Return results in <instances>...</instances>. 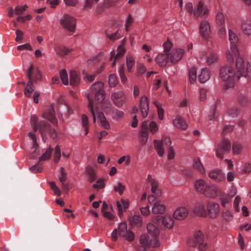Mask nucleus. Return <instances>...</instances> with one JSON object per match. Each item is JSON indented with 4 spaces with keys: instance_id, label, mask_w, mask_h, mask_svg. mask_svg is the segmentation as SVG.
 <instances>
[{
    "instance_id": "8fccbe9b",
    "label": "nucleus",
    "mask_w": 251,
    "mask_h": 251,
    "mask_svg": "<svg viewBox=\"0 0 251 251\" xmlns=\"http://www.w3.org/2000/svg\"><path fill=\"white\" fill-rule=\"evenodd\" d=\"M134 22V19L130 14H128L127 18L126 21L125 28L126 31H128L129 27Z\"/></svg>"
},
{
    "instance_id": "39448f33",
    "label": "nucleus",
    "mask_w": 251,
    "mask_h": 251,
    "mask_svg": "<svg viewBox=\"0 0 251 251\" xmlns=\"http://www.w3.org/2000/svg\"><path fill=\"white\" fill-rule=\"evenodd\" d=\"M117 235L125 237L129 241H133L134 237L133 233L127 229V225L125 222L120 224L118 229H115L112 232L111 237L114 241L117 240Z\"/></svg>"
},
{
    "instance_id": "79ce46f5",
    "label": "nucleus",
    "mask_w": 251,
    "mask_h": 251,
    "mask_svg": "<svg viewBox=\"0 0 251 251\" xmlns=\"http://www.w3.org/2000/svg\"><path fill=\"white\" fill-rule=\"evenodd\" d=\"M61 155V152L60 149V147L58 145H56L54 149V162L57 163L59 161Z\"/></svg>"
},
{
    "instance_id": "6e6d98bb",
    "label": "nucleus",
    "mask_w": 251,
    "mask_h": 251,
    "mask_svg": "<svg viewBox=\"0 0 251 251\" xmlns=\"http://www.w3.org/2000/svg\"><path fill=\"white\" fill-rule=\"evenodd\" d=\"M193 167L194 168L199 170L201 173L203 172V168L200 159L196 160L194 161Z\"/></svg>"
},
{
    "instance_id": "20e7f679",
    "label": "nucleus",
    "mask_w": 251,
    "mask_h": 251,
    "mask_svg": "<svg viewBox=\"0 0 251 251\" xmlns=\"http://www.w3.org/2000/svg\"><path fill=\"white\" fill-rule=\"evenodd\" d=\"M228 38L231 45V50L226 51V56L228 62L232 63L234 61L233 55L237 57L239 54L238 50L237 48L239 39L237 35L231 29L228 30Z\"/></svg>"
},
{
    "instance_id": "f257e3e1",
    "label": "nucleus",
    "mask_w": 251,
    "mask_h": 251,
    "mask_svg": "<svg viewBox=\"0 0 251 251\" xmlns=\"http://www.w3.org/2000/svg\"><path fill=\"white\" fill-rule=\"evenodd\" d=\"M220 75L222 80L226 82V89L232 87L241 76L251 78V64L248 63L245 67L243 59L238 56L236 57L235 64L233 63L221 68Z\"/></svg>"
},
{
    "instance_id": "58836bf2",
    "label": "nucleus",
    "mask_w": 251,
    "mask_h": 251,
    "mask_svg": "<svg viewBox=\"0 0 251 251\" xmlns=\"http://www.w3.org/2000/svg\"><path fill=\"white\" fill-rule=\"evenodd\" d=\"M52 151L53 149L50 147L46 151L42 154V155L39 158V162L47 160L50 159Z\"/></svg>"
},
{
    "instance_id": "2eb2a0df",
    "label": "nucleus",
    "mask_w": 251,
    "mask_h": 251,
    "mask_svg": "<svg viewBox=\"0 0 251 251\" xmlns=\"http://www.w3.org/2000/svg\"><path fill=\"white\" fill-rule=\"evenodd\" d=\"M200 31L201 36L205 39H208L210 32L209 24L206 21H203L200 24Z\"/></svg>"
},
{
    "instance_id": "052dcab7",
    "label": "nucleus",
    "mask_w": 251,
    "mask_h": 251,
    "mask_svg": "<svg viewBox=\"0 0 251 251\" xmlns=\"http://www.w3.org/2000/svg\"><path fill=\"white\" fill-rule=\"evenodd\" d=\"M224 219L226 221H230L232 219V215L230 212L226 210L222 213Z\"/></svg>"
},
{
    "instance_id": "473e14b6",
    "label": "nucleus",
    "mask_w": 251,
    "mask_h": 251,
    "mask_svg": "<svg viewBox=\"0 0 251 251\" xmlns=\"http://www.w3.org/2000/svg\"><path fill=\"white\" fill-rule=\"evenodd\" d=\"M194 212L200 216L205 217L207 212L203 204H199L194 209Z\"/></svg>"
},
{
    "instance_id": "f03ea898",
    "label": "nucleus",
    "mask_w": 251,
    "mask_h": 251,
    "mask_svg": "<svg viewBox=\"0 0 251 251\" xmlns=\"http://www.w3.org/2000/svg\"><path fill=\"white\" fill-rule=\"evenodd\" d=\"M104 83L101 81L94 83L91 87L89 92L86 93L88 100V108L90 111L94 122H96L95 108L97 107V104L102 102L105 99V93L103 89Z\"/></svg>"
},
{
    "instance_id": "a18cd8bd",
    "label": "nucleus",
    "mask_w": 251,
    "mask_h": 251,
    "mask_svg": "<svg viewBox=\"0 0 251 251\" xmlns=\"http://www.w3.org/2000/svg\"><path fill=\"white\" fill-rule=\"evenodd\" d=\"M56 51L60 55L64 56L67 55L71 51V50L65 47H60L56 49Z\"/></svg>"
},
{
    "instance_id": "69168bd1",
    "label": "nucleus",
    "mask_w": 251,
    "mask_h": 251,
    "mask_svg": "<svg viewBox=\"0 0 251 251\" xmlns=\"http://www.w3.org/2000/svg\"><path fill=\"white\" fill-rule=\"evenodd\" d=\"M99 0H86L84 7L85 8H91L93 3H97Z\"/></svg>"
},
{
    "instance_id": "bb28decb",
    "label": "nucleus",
    "mask_w": 251,
    "mask_h": 251,
    "mask_svg": "<svg viewBox=\"0 0 251 251\" xmlns=\"http://www.w3.org/2000/svg\"><path fill=\"white\" fill-rule=\"evenodd\" d=\"M128 206V202L123 199H122L121 201H117V207L119 210V215L120 217L123 215L124 211L126 209Z\"/></svg>"
},
{
    "instance_id": "9b49d317",
    "label": "nucleus",
    "mask_w": 251,
    "mask_h": 251,
    "mask_svg": "<svg viewBox=\"0 0 251 251\" xmlns=\"http://www.w3.org/2000/svg\"><path fill=\"white\" fill-rule=\"evenodd\" d=\"M33 70V66L31 65L29 68L28 69L27 72V77H28L29 81L27 83V86L25 90V95L28 97L31 96L32 92L34 90L35 87H34L32 82L36 81V79L32 77L31 74Z\"/></svg>"
},
{
    "instance_id": "0eeeda50",
    "label": "nucleus",
    "mask_w": 251,
    "mask_h": 251,
    "mask_svg": "<svg viewBox=\"0 0 251 251\" xmlns=\"http://www.w3.org/2000/svg\"><path fill=\"white\" fill-rule=\"evenodd\" d=\"M188 244L190 246L196 247L198 245V249L201 251H205L207 248V244L204 242V236L201 230L196 232L194 235V239L189 240Z\"/></svg>"
},
{
    "instance_id": "680f3d73",
    "label": "nucleus",
    "mask_w": 251,
    "mask_h": 251,
    "mask_svg": "<svg viewBox=\"0 0 251 251\" xmlns=\"http://www.w3.org/2000/svg\"><path fill=\"white\" fill-rule=\"evenodd\" d=\"M83 74L84 79L88 82L93 81L96 76L95 75H88L87 74L85 73L84 71H83Z\"/></svg>"
},
{
    "instance_id": "3c124183",
    "label": "nucleus",
    "mask_w": 251,
    "mask_h": 251,
    "mask_svg": "<svg viewBox=\"0 0 251 251\" xmlns=\"http://www.w3.org/2000/svg\"><path fill=\"white\" fill-rule=\"evenodd\" d=\"M60 77L64 85L68 84V75L65 70H62L60 72Z\"/></svg>"
},
{
    "instance_id": "f704fd0d",
    "label": "nucleus",
    "mask_w": 251,
    "mask_h": 251,
    "mask_svg": "<svg viewBox=\"0 0 251 251\" xmlns=\"http://www.w3.org/2000/svg\"><path fill=\"white\" fill-rule=\"evenodd\" d=\"M154 146L158 154L160 156H163L164 153V149L162 142L155 140L154 141Z\"/></svg>"
},
{
    "instance_id": "c756f323",
    "label": "nucleus",
    "mask_w": 251,
    "mask_h": 251,
    "mask_svg": "<svg viewBox=\"0 0 251 251\" xmlns=\"http://www.w3.org/2000/svg\"><path fill=\"white\" fill-rule=\"evenodd\" d=\"M210 78L209 72L206 68L201 69V73L198 76V79L201 83H204Z\"/></svg>"
},
{
    "instance_id": "a211bd4d",
    "label": "nucleus",
    "mask_w": 251,
    "mask_h": 251,
    "mask_svg": "<svg viewBox=\"0 0 251 251\" xmlns=\"http://www.w3.org/2000/svg\"><path fill=\"white\" fill-rule=\"evenodd\" d=\"M188 210L184 207L177 208L174 213V217L176 220H183L185 219L188 214Z\"/></svg>"
},
{
    "instance_id": "72a5a7b5",
    "label": "nucleus",
    "mask_w": 251,
    "mask_h": 251,
    "mask_svg": "<svg viewBox=\"0 0 251 251\" xmlns=\"http://www.w3.org/2000/svg\"><path fill=\"white\" fill-rule=\"evenodd\" d=\"M86 172L88 175V180L90 182L95 181L96 179V174L94 169L90 166H88L86 168Z\"/></svg>"
},
{
    "instance_id": "4d7b16f0",
    "label": "nucleus",
    "mask_w": 251,
    "mask_h": 251,
    "mask_svg": "<svg viewBox=\"0 0 251 251\" xmlns=\"http://www.w3.org/2000/svg\"><path fill=\"white\" fill-rule=\"evenodd\" d=\"M228 114L232 117L238 116L239 114V110L235 107L230 108L228 110Z\"/></svg>"
},
{
    "instance_id": "bf43d9fd",
    "label": "nucleus",
    "mask_w": 251,
    "mask_h": 251,
    "mask_svg": "<svg viewBox=\"0 0 251 251\" xmlns=\"http://www.w3.org/2000/svg\"><path fill=\"white\" fill-rule=\"evenodd\" d=\"M220 200L222 206L226 207L230 200V198L228 196L223 194L221 196Z\"/></svg>"
},
{
    "instance_id": "2f4dec72",
    "label": "nucleus",
    "mask_w": 251,
    "mask_h": 251,
    "mask_svg": "<svg viewBox=\"0 0 251 251\" xmlns=\"http://www.w3.org/2000/svg\"><path fill=\"white\" fill-rule=\"evenodd\" d=\"M206 63L210 65L217 61L218 58V55L216 52L210 51L205 55Z\"/></svg>"
},
{
    "instance_id": "4468645a",
    "label": "nucleus",
    "mask_w": 251,
    "mask_h": 251,
    "mask_svg": "<svg viewBox=\"0 0 251 251\" xmlns=\"http://www.w3.org/2000/svg\"><path fill=\"white\" fill-rule=\"evenodd\" d=\"M140 109L143 117H146L149 110V104L148 98L146 96H142L140 102Z\"/></svg>"
},
{
    "instance_id": "f3484780",
    "label": "nucleus",
    "mask_w": 251,
    "mask_h": 251,
    "mask_svg": "<svg viewBox=\"0 0 251 251\" xmlns=\"http://www.w3.org/2000/svg\"><path fill=\"white\" fill-rule=\"evenodd\" d=\"M95 118L96 119V115L98 117V119L100 120L101 126L104 128L105 129H108L110 128V125L109 123L106 120V118L104 115V114L100 112L98 110V108H95Z\"/></svg>"
},
{
    "instance_id": "4c0bfd02",
    "label": "nucleus",
    "mask_w": 251,
    "mask_h": 251,
    "mask_svg": "<svg viewBox=\"0 0 251 251\" xmlns=\"http://www.w3.org/2000/svg\"><path fill=\"white\" fill-rule=\"evenodd\" d=\"M125 52V49L122 46H120L118 49V52L117 53L116 55H115V52L114 51L111 52V57L110 59L112 60L114 57H115V60H117L124 55Z\"/></svg>"
},
{
    "instance_id": "338daca9",
    "label": "nucleus",
    "mask_w": 251,
    "mask_h": 251,
    "mask_svg": "<svg viewBox=\"0 0 251 251\" xmlns=\"http://www.w3.org/2000/svg\"><path fill=\"white\" fill-rule=\"evenodd\" d=\"M242 173L244 174H248L251 172V164L249 163L245 164L242 169Z\"/></svg>"
},
{
    "instance_id": "dca6fc26",
    "label": "nucleus",
    "mask_w": 251,
    "mask_h": 251,
    "mask_svg": "<svg viewBox=\"0 0 251 251\" xmlns=\"http://www.w3.org/2000/svg\"><path fill=\"white\" fill-rule=\"evenodd\" d=\"M218 193L219 190L215 185L208 184L202 194L208 198H215Z\"/></svg>"
},
{
    "instance_id": "de8ad7c7",
    "label": "nucleus",
    "mask_w": 251,
    "mask_h": 251,
    "mask_svg": "<svg viewBox=\"0 0 251 251\" xmlns=\"http://www.w3.org/2000/svg\"><path fill=\"white\" fill-rule=\"evenodd\" d=\"M82 124L85 129V135H86L88 133V120L86 115L83 114L81 117Z\"/></svg>"
},
{
    "instance_id": "4be33fe9",
    "label": "nucleus",
    "mask_w": 251,
    "mask_h": 251,
    "mask_svg": "<svg viewBox=\"0 0 251 251\" xmlns=\"http://www.w3.org/2000/svg\"><path fill=\"white\" fill-rule=\"evenodd\" d=\"M169 59V53H160L155 58L156 63L160 66L165 67Z\"/></svg>"
},
{
    "instance_id": "37998d69",
    "label": "nucleus",
    "mask_w": 251,
    "mask_h": 251,
    "mask_svg": "<svg viewBox=\"0 0 251 251\" xmlns=\"http://www.w3.org/2000/svg\"><path fill=\"white\" fill-rule=\"evenodd\" d=\"M224 15L221 12H218L216 17V22L217 25L222 26L225 24Z\"/></svg>"
},
{
    "instance_id": "c03bdc74",
    "label": "nucleus",
    "mask_w": 251,
    "mask_h": 251,
    "mask_svg": "<svg viewBox=\"0 0 251 251\" xmlns=\"http://www.w3.org/2000/svg\"><path fill=\"white\" fill-rule=\"evenodd\" d=\"M114 189L116 192H118L120 195H122L125 189V186L120 182H117L114 185Z\"/></svg>"
},
{
    "instance_id": "cd10ccee",
    "label": "nucleus",
    "mask_w": 251,
    "mask_h": 251,
    "mask_svg": "<svg viewBox=\"0 0 251 251\" xmlns=\"http://www.w3.org/2000/svg\"><path fill=\"white\" fill-rule=\"evenodd\" d=\"M173 124L177 128L181 130H185L187 128V125L181 117L175 119L173 121Z\"/></svg>"
},
{
    "instance_id": "ddd939ff",
    "label": "nucleus",
    "mask_w": 251,
    "mask_h": 251,
    "mask_svg": "<svg viewBox=\"0 0 251 251\" xmlns=\"http://www.w3.org/2000/svg\"><path fill=\"white\" fill-rule=\"evenodd\" d=\"M111 99L116 106L121 107L126 101V96L123 91L115 92L112 94Z\"/></svg>"
},
{
    "instance_id": "5fc2aeb1",
    "label": "nucleus",
    "mask_w": 251,
    "mask_h": 251,
    "mask_svg": "<svg viewBox=\"0 0 251 251\" xmlns=\"http://www.w3.org/2000/svg\"><path fill=\"white\" fill-rule=\"evenodd\" d=\"M154 104L156 106L157 108V113L158 115V117L160 120H162L163 119L164 113V111L161 107H160L159 103H158L156 101H154L153 102Z\"/></svg>"
},
{
    "instance_id": "7c9ffc66",
    "label": "nucleus",
    "mask_w": 251,
    "mask_h": 251,
    "mask_svg": "<svg viewBox=\"0 0 251 251\" xmlns=\"http://www.w3.org/2000/svg\"><path fill=\"white\" fill-rule=\"evenodd\" d=\"M80 78L76 72L71 71L70 73V84L73 86H76L79 83Z\"/></svg>"
},
{
    "instance_id": "c9c22d12",
    "label": "nucleus",
    "mask_w": 251,
    "mask_h": 251,
    "mask_svg": "<svg viewBox=\"0 0 251 251\" xmlns=\"http://www.w3.org/2000/svg\"><path fill=\"white\" fill-rule=\"evenodd\" d=\"M105 34L107 37L111 41H115L120 37V34L118 30H116L113 33L109 30H106Z\"/></svg>"
},
{
    "instance_id": "9d476101",
    "label": "nucleus",
    "mask_w": 251,
    "mask_h": 251,
    "mask_svg": "<svg viewBox=\"0 0 251 251\" xmlns=\"http://www.w3.org/2000/svg\"><path fill=\"white\" fill-rule=\"evenodd\" d=\"M75 19L69 15H65L60 20L62 26L71 32L75 30Z\"/></svg>"
},
{
    "instance_id": "423d86ee",
    "label": "nucleus",
    "mask_w": 251,
    "mask_h": 251,
    "mask_svg": "<svg viewBox=\"0 0 251 251\" xmlns=\"http://www.w3.org/2000/svg\"><path fill=\"white\" fill-rule=\"evenodd\" d=\"M186 9L189 14H193L195 18L201 17V18H205L208 15V10L207 8L204 6L202 1L199 2L197 8L193 10L192 3L188 2L186 4Z\"/></svg>"
},
{
    "instance_id": "b1692460",
    "label": "nucleus",
    "mask_w": 251,
    "mask_h": 251,
    "mask_svg": "<svg viewBox=\"0 0 251 251\" xmlns=\"http://www.w3.org/2000/svg\"><path fill=\"white\" fill-rule=\"evenodd\" d=\"M241 28L243 33L247 35H251V21L250 20H243L240 25Z\"/></svg>"
},
{
    "instance_id": "412c9836",
    "label": "nucleus",
    "mask_w": 251,
    "mask_h": 251,
    "mask_svg": "<svg viewBox=\"0 0 251 251\" xmlns=\"http://www.w3.org/2000/svg\"><path fill=\"white\" fill-rule=\"evenodd\" d=\"M184 50L181 49H178L172 51L170 54V61L172 63H176L179 61L183 54Z\"/></svg>"
},
{
    "instance_id": "393cba45",
    "label": "nucleus",
    "mask_w": 251,
    "mask_h": 251,
    "mask_svg": "<svg viewBox=\"0 0 251 251\" xmlns=\"http://www.w3.org/2000/svg\"><path fill=\"white\" fill-rule=\"evenodd\" d=\"M165 211V207L160 201H156L152 208V212L154 214H162Z\"/></svg>"
},
{
    "instance_id": "5701e85b",
    "label": "nucleus",
    "mask_w": 251,
    "mask_h": 251,
    "mask_svg": "<svg viewBox=\"0 0 251 251\" xmlns=\"http://www.w3.org/2000/svg\"><path fill=\"white\" fill-rule=\"evenodd\" d=\"M44 118L49 120L52 124H57V120L54 115V111L52 107L49 108L43 114Z\"/></svg>"
},
{
    "instance_id": "7ed1b4c3",
    "label": "nucleus",
    "mask_w": 251,
    "mask_h": 251,
    "mask_svg": "<svg viewBox=\"0 0 251 251\" xmlns=\"http://www.w3.org/2000/svg\"><path fill=\"white\" fill-rule=\"evenodd\" d=\"M147 229L149 235H142L140 239L141 244L144 247H158L160 244L157 239L159 234V229L151 223L147 225Z\"/></svg>"
},
{
    "instance_id": "0e129e2a",
    "label": "nucleus",
    "mask_w": 251,
    "mask_h": 251,
    "mask_svg": "<svg viewBox=\"0 0 251 251\" xmlns=\"http://www.w3.org/2000/svg\"><path fill=\"white\" fill-rule=\"evenodd\" d=\"M119 75L121 77L122 82L124 83L126 81V77L124 74V69L123 67H121L119 70Z\"/></svg>"
},
{
    "instance_id": "f8f14e48",
    "label": "nucleus",
    "mask_w": 251,
    "mask_h": 251,
    "mask_svg": "<svg viewBox=\"0 0 251 251\" xmlns=\"http://www.w3.org/2000/svg\"><path fill=\"white\" fill-rule=\"evenodd\" d=\"M152 221L157 225L162 223L165 226L171 228L174 225V220L170 216H166L163 218L161 216H157L153 218Z\"/></svg>"
},
{
    "instance_id": "774afa93",
    "label": "nucleus",
    "mask_w": 251,
    "mask_h": 251,
    "mask_svg": "<svg viewBox=\"0 0 251 251\" xmlns=\"http://www.w3.org/2000/svg\"><path fill=\"white\" fill-rule=\"evenodd\" d=\"M240 146L237 144L234 143L232 146V151L234 154H238L240 153Z\"/></svg>"
},
{
    "instance_id": "ea45409f",
    "label": "nucleus",
    "mask_w": 251,
    "mask_h": 251,
    "mask_svg": "<svg viewBox=\"0 0 251 251\" xmlns=\"http://www.w3.org/2000/svg\"><path fill=\"white\" fill-rule=\"evenodd\" d=\"M151 186V192L154 195H155L156 196H160L161 195V192L158 188V183L156 181L154 182H151V183L150 184Z\"/></svg>"
},
{
    "instance_id": "6ab92c4d",
    "label": "nucleus",
    "mask_w": 251,
    "mask_h": 251,
    "mask_svg": "<svg viewBox=\"0 0 251 251\" xmlns=\"http://www.w3.org/2000/svg\"><path fill=\"white\" fill-rule=\"evenodd\" d=\"M209 177L214 180L220 182L225 179V176L221 170H214L210 171L208 174Z\"/></svg>"
},
{
    "instance_id": "e433bc0d",
    "label": "nucleus",
    "mask_w": 251,
    "mask_h": 251,
    "mask_svg": "<svg viewBox=\"0 0 251 251\" xmlns=\"http://www.w3.org/2000/svg\"><path fill=\"white\" fill-rule=\"evenodd\" d=\"M149 123L148 121H144L142 123L141 131V137L148 138L149 136Z\"/></svg>"
},
{
    "instance_id": "1a4fd4ad",
    "label": "nucleus",
    "mask_w": 251,
    "mask_h": 251,
    "mask_svg": "<svg viewBox=\"0 0 251 251\" xmlns=\"http://www.w3.org/2000/svg\"><path fill=\"white\" fill-rule=\"evenodd\" d=\"M38 129L41 134L43 140H44L47 133L53 138L56 137V131L54 129L51 128L50 125L47 122L40 121L39 123Z\"/></svg>"
},
{
    "instance_id": "e2e57ef3",
    "label": "nucleus",
    "mask_w": 251,
    "mask_h": 251,
    "mask_svg": "<svg viewBox=\"0 0 251 251\" xmlns=\"http://www.w3.org/2000/svg\"><path fill=\"white\" fill-rule=\"evenodd\" d=\"M27 8V6L26 5L21 7L17 6L15 9V13L18 15H20L22 14L25 11Z\"/></svg>"
},
{
    "instance_id": "a19ab883",
    "label": "nucleus",
    "mask_w": 251,
    "mask_h": 251,
    "mask_svg": "<svg viewBox=\"0 0 251 251\" xmlns=\"http://www.w3.org/2000/svg\"><path fill=\"white\" fill-rule=\"evenodd\" d=\"M189 76L190 82L193 83L197 78V71L195 68L193 67L189 70Z\"/></svg>"
},
{
    "instance_id": "864d4df0",
    "label": "nucleus",
    "mask_w": 251,
    "mask_h": 251,
    "mask_svg": "<svg viewBox=\"0 0 251 251\" xmlns=\"http://www.w3.org/2000/svg\"><path fill=\"white\" fill-rule=\"evenodd\" d=\"M108 83L110 87H114L117 83L116 76L113 74H111L109 76Z\"/></svg>"
},
{
    "instance_id": "09e8293b",
    "label": "nucleus",
    "mask_w": 251,
    "mask_h": 251,
    "mask_svg": "<svg viewBox=\"0 0 251 251\" xmlns=\"http://www.w3.org/2000/svg\"><path fill=\"white\" fill-rule=\"evenodd\" d=\"M37 117L35 115H31L30 117V123L35 132H36L38 129L39 124H37Z\"/></svg>"
},
{
    "instance_id": "c85d7f7f",
    "label": "nucleus",
    "mask_w": 251,
    "mask_h": 251,
    "mask_svg": "<svg viewBox=\"0 0 251 251\" xmlns=\"http://www.w3.org/2000/svg\"><path fill=\"white\" fill-rule=\"evenodd\" d=\"M207 185L203 180L199 179L195 182V188L197 192L203 194V191H204Z\"/></svg>"
},
{
    "instance_id": "a878e982",
    "label": "nucleus",
    "mask_w": 251,
    "mask_h": 251,
    "mask_svg": "<svg viewBox=\"0 0 251 251\" xmlns=\"http://www.w3.org/2000/svg\"><path fill=\"white\" fill-rule=\"evenodd\" d=\"M238 104L242 107H246L250 103V99L243 93H240L237 98Z\"/></svg>"
},
{
    "instance_id": "aec40b11",
    "label": "nucleus",
    "mask_w": 251,
    "mask_h": 251,
    "mask_svg": "<svg viewBox=\"0 0 251 251\" xmlns=\"http://www.w3.org/2000/svg\"><path fill=\"white\" fill-rule=\"evenodd\" d=\"M219 211V206L217 203L209 204L207 205V213L211 218H216Z\"/></svg>"
},
{
    "instance_id": "603ef678",
    "label": "nucleus",
    "mask_w": 251,
    "mask_h": 251,
    "mask_svg": "<svg viewBox=\"0 0 251 251\" xmlns=\"http://www.w3.org/2000/svg\"><path fill=\"white\" fill-rule=\"evenodd\" d=\"M126 67L128 72H131L132 66L134 65L135 60L131 56L126 57Z\"/></svg>"
},
{
    "instance_id": "13d9d810",
    "label": "nucleus",
    "mask_w": 251,
    "mask_h": 251,
    "mask_svg": "<svg viewBox=\"0 0 251 251\" xmlns=\"http://www.w3.org/2000/svg\"><path fill=\"white\" fill-rule=\"evenodd\" d=\"M149 128L152 134L155 133L158 130V126L154 122H151L149 124Z\"/></svg>"
},
{
    "instance_id": "6e6552de",
    "label": "nucleus",
    "mask_w": 251,
    "mask_h": 251,
    "mask_svg": "<svg viewBox=\"0 0 251 251\" xmlns=\"http://www.w3.org/2000/svg\"><path fill=\"white\" fill-rule=\"evenodd\" d=\"M231 149V144L229 141L224 139L219 144L216 151V155L220 159H223L225 155L228 153Z\"/></svg>"
},
{
    "instance_id": "49530a36",
    "label": "nucleus",
    "mask_w": 251,
    "mask_h": 251,
    "mask_svg": "<svg viewBox=\"0 0 251 251\" xmlns=\"http://www.w3.org/2000/svg\"><path fill=\"white\" fill-rule=\"evenodd\" d=\"M58 178L61 182H65L67 180V174L63 167H61L60 169Z\"/></svg>"
}]
</instances>
